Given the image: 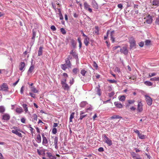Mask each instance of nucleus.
<instances>
[{
	"instance_id": "42",
	"label": "nucleus",
	"mask_w": 159,
	"mask_h": 159,
	"mask_svg": "<svg viewBox=\"0 0 159 159\" xmlns=\"http://www.w3.org/2000/svg\"><path fill=\"white\" fill-rule=\"evenodd\" d=\"M150 80L152 81H159V77H154L151 78Z\"/></svg>"
},
{
	"instance_id": "26",
	"label": "nucleus",
	"mask_w": 159,
	"mask_h": 159,
	"mask_svg": "<svg viewBox=\"0 0 159 159\" xmlns=\"http://www.w3.org/2000/svg\"><path fill=\"white\" fill-rule=\"evenodd\" d=\"M43 47H40L39 48V50L38 52V56H40L42 55V52H43Z\"/></svg>"
},
{
	"instance_id": "35",
	"label": "nucleus",
	"mask_w": 159,
	"mask_h": 159,
	"mask_svg": "<svg viewBox=\"0 0 159 159\" xmlns=\"http://www.w3.org/2000/svg\"><path fill=\"white\" fill-rule=\"evenodd\" d=\"M22 107L24 109V110L25 112H27L28 111V108L27 107V105L26 104H23L22 105Z\"/></svg>"
},
{
	"instance_id": "53",
	"label": "nucleus",
	"mask_w": 159,
	"mask_h": 159,
	"mask_svg": "<svg viewBox=\"0 0 159 159\" xmlns=\"http://www.w3.org/2000/svg\"><path fill=\"white\" fill-rule=\"evenodd\" d=\"M155 23L156 24L159 25V16L157 18Z\"/></svg>"
},
{
	"instance_id": "11",
	"label": "nucleus",
	"mask_w": 159,
	"mask_h": 159,
	"mask_svg": "<svg viewBox=\"0 0 159 159\" xmlns=\"http://www.w3.org/2000/svg\"><path fill=\"white\" fill-rule=\"evenodd\" d=\"M92 5L93 7L95 9H98V4L95 0H93L92 2Z\"/></svg>"
},
{
	"instance_id": "29",
	"label": "nucleus",
	"mask_w": 159,
	"mask_h": 159,
	"mask_svg": "<svg viewBox=\"0 0 159 159\" xmlns=\"http://www.w3.org/2000/svg\"><path fill=\"white\" fill-rule=\"evenodd\" d=\"M122 118V117L121 116H120L119 115H114L111 117V119H120V118Z\"/></svg>"
},
{
	"instance_id": "2",
	"label": "nucleus",
	"mask_w": 159,
	"mask_h": 159,
	"mask_svg": "<svg viewBox=\"0 0 159 159\" xmlns=\"http://www.w3.org/2000/svg\"><path fill=\"white\" fill-rule=\"evenodd\" d=\"M104 141L109 146H111L112 144V141L105 134L103 135Z\"/></svg>"
},
{
	"instance_id": "32",
	"label": "nucleus",
	"mask_w": 159,
	"mask_h": 159,
	"mask_svg": "<svg viewBox=\"0 0 159 159\" xmlns=\"http://www.w3.org/2000/svg\"><path fill=\"white\" fill-rule=\"evenodd\" d=\"M119 100L121 101H124L125 100V96L123 95L119 97Z\"/></svg>"
},
{
	"instance_id": "7",
	"label": "nucleus",
	"mask_w": 159,
	"mask_h": 159,
	"mask_svg": "<svg viewBox=\"0 0 159 159\" xmlns=\"http://www.w3.org/2000/svg\"><path fill=\"white\" fill-rule=\"evenodd\" d=\"M129 43L130 44V49H134L135 48V42L134 39L130 40Z\"/></svg>"
},
{
	"instance_id": "17",
	"label": "nucleus",
	"mask_w": 159,
	"mask_h": 159,
	"mask_svg": "<svg viewBox=\"0 0 159 159\" xmlns=\"http://www.w3.org/2000/svg\"><path fill=\"white\" fill-rule=\"evenodd\" d=\"M100 88V86L99 85H98L96 87L95 89V91L96 92L97 94L99 96H100L101 95V89L99 88Z\"/></svg>"
},
{
	"instance_id": "64",
	"label": "nucleus",
	"mask_w": 159,
	"mask_h": 159,
	"mask_svg": "<svg viewBox=\"0 0 159 159\" xmlns=\"http://www.w3.org/2000/svg\"><path fill=\"white\" fill-rule=\"evenodd\" d=\"M117 6L118 7V8L120 9H121L122 8L123 6L122 4H118L117 5Z\"/></svg>"
},
{
	"instance_id": "23",
	"label": "nucleus",
	"mask_w": 159,
	"mask_h": 159,
	"mask_svg": "<svg viewBox=\"0 0 159 159\" xmlns=\"http://www.w3.org/2000/svg\"><path fill=\"white\" fill-rule=\"evenodd\" d=\"M65 61V64L69 68H71V64L69 60V58H67V59Z\"/></svg>"
},
{
	"instance_id": "34",
	"label": "nucleus",
	"mask_w": 159,
	"mask_h": 159,
	"mask_svg": "<svg viewBox=\"0 0 159 159\" xmlns=\"http://www.w3.org/2000/svg\"><path fill=\"white\" fill-rule=\"evenodd\" d=\"M87 73V71L84 69H82L81 71V74L83 76H86V74Z\"/></svg>"
},
{
	"instance_id": "61",
	"label": "nucleus",
	"mask_w": 159,
	"mask_h": 159,
	"mask_svg": "<svg viewBox=\"0 0 159 159\" xmlns=\"http://www.w3.org/2000/svg\"><path fill=\"white\" fill-rule=\"evenodd\" d=\"M63 75L64 76L63 78H67L68 77V75L67 73H64L63 74Z\"/></svg>"
},
{
	"instance_id": "13",
	"label": "nucleus",
	"mask_w": 159,
	"mask_h": 159,
	"mask_svg": "<svg viewBox=\"0 0 159 159\" xmlns=\"http://www.w3.org/2000/svg\"><path fill=\"white\" fill-rule=\"evenodd\" d=\"M152 19L151 16L149 15L146 20V23L148 24H150L152 22Z\"/></svg>"
},
{
	"instance_id": "16",
	"label": "nucleus",
	"mask_w": 159,
	"mask_h": 159,
	"mask_svg": "<svg viewBox=\"0 0 159 159\" xmlns=\"http://www.w3.org/2000/svg\"><path fill=\"white\" fill-rule=\"evenodd\" d=\"M25 67V63L24 62H21L19 65V70L21 71H24Z\"/></svg>"
},
{
	"instance_id": "20",
	"label": "nucleus",
	"mask_w": 159,
	"mask_h": 159,
	"mask_svg": "<svg viewBox=\"0 0 159 159\" xmlns=\"http://www.w3.org/2000/svg\"><path fill=\"white\" fill-rule=\"evenodd\" d=\"M62 86L65 90H68L69 89V87L68 84L66 83H64V84H61Z\"/></svg>"
},
{
	"instance_id": "48",
	"label": "nucleus",
	"mask_w": 159,
	"mask_h": 159,
	"mask_svg": "<svg viewBox=\"0 0 159 159\" xmlns=\"http://www.w3.org/2000/svg\"><path fill=\"white\" fill-rule=\"evenodd\" d=\"M156 75V73H150L149 74V76L150 77L154 76Z\"/></svg>"
},
{
	"instance_id": "21",
	"label": "nucleus",
	"mask_w": 159,
	"mask_h": 159,
	"mask_svg": "<svg viewBox=\"0 0 159 159\" xmlns=\"http://www.w3.org/2000/svg\"><path fill=\"white\" fill-rule=\"evenodd\" d=\"M58 139V138L57 137H55L54 138V144L55 147L56 149L58 148V147L57 146Z\"/></svg>"
},
{
	"instance_id": "43",
	"label": "nucleus",
	"mask_w": 159,
	"mask_h": 159,
	"mask_svg": "<svg viewBox=\"0 0 159 159\" xmlns=\"http://www.w3.org/2000/svg\"><path fill=\"white\" fill-rule=\"evenodd\" d=\"M31 90L34 93H37L38 92V91L34 87L31 88Z\"/></svg>"
},
{
	"instance_id": "54",
	"label": "nucleus",
	"mask_w": 159,
	"mask_h": 159,
	"mask_svg": "<svg viewBox=\"0 0 159 159\" xmlns=\"http://www.w3.org/2000/svg\"><path fill=\"white\" fill-rule=\"evenodd\" d=\"M135 101L134 100H128V103L129 104H133L134 103Z\"/></svg>"
},
{
	"instance_id": "51",
	"label": "nucleus",
	"mask_w": 159,
	"mask_h": 159,
	"mask_svg": "<svg viewBox=\"0 0 159 159\" xmlns=\"http://www.w3.org/2000/svg\"><path fill=\"white\" fill-rule=\"evenodd\" d=\"M66 79L67 78H63L62 80L61 81V84H64V83H66Z\"/></svg>"
},
{
	"instance_id": "33",
	"label": "nucleus",
	"mask_w": 159,
	"mask_h": 159,
	"mask_svg": "<svg viewBox=\"0 0 159 159\" xmlns=\"http://www.w3.org/2000/svg\"><path fill=\"white\" fill-rule=\"evenodd\" d=\"M114 33V31H112L111 32V40L112 41V43H114L115 42V39L113 38V36L112 35Z\"/></svg>"
},
{
	"instance_id": "50",
	"label": "nucleus",
	"mask_w": 159,
	"mask_h": 159,
	"mask_svg": "<svg viewBox=\"0 0 159 159\" xmlns=\"http://www.w3.org/2000/svg\"><path fill=\"white\" fill-rule=\"evenodd\" d=\"M133 159H141L139 155L138 154L136 156H133Z\"/></svg>"
},
{
	"instance_id": "37",
	"label": "nucleus",
	"mask_w": 159,
	"mask_h": 159,
	"mask_svg": "<svg viewBox=\"0 0 159 159\" xmlns=\"http://www.w3.org/2000/svg\"><path fill=\"white\" fill-rule=\"evenodd\" d=\"M86 104H87V103L86 102H82L80 104V106L81 107H84L85 106Z\"/></svg>"
},
{
	"instance_id": "25",
	"label": "nucleus",
	"mask_w": 159,
	"mask_h": 159,
	"mask_svg": "<svg viewBox=\"0 0 159 159\" xmlns=\"http://www.w3.org/2000/svg\"><path fill=\"white\" fill-rule=\"evenodd\" d=\"M61 67L63 70H65L67 68H69L65 63L61 65Z\"/></svg>"
},
{
	"instance_id": "5",
	"label": "nucleus",
	"mask_w": 159,
	"mask_h": 159,
	"mask_svg": "<svg viewBox=\"0 0 159 159\" xmlns=\"http://www.w3.org/2000/svg\"><path fill=\"white\" fill-rule=\"evenodd\" d=\"M43 138L42 144L43 145L47 146L48 145V141L46 138L45 136L43 133L42 134Z\"/></svg>"
},
{
	"instance_id": "47",
	"label": "nucleus",
	"mask_w": 159,
	"mask_h": 159,
	"mask_svg": "<svg viewBox=\"0 0 159 159\" xmlns=\"http://www.w3.org/2000/svg\"><path fill=\"white\" fill-rule=\"evenodd\" d=\"M52 132L53 134H55L57 133V129L55 128H54L53 129L52 131Z\"/></svg>"
},
{
	"instance_id": "52",
	"label": "nucleus",
	"mask_w": 159,
	"mask_h": 159,
	"mask_svg": "<svg viewBox=\"0 0 159 159\" xmlns=\"http://www.w3.org/2000/svg\"><path fill=\"white\" fill-rule=\"evenodd\" d=\"M51 29L53 31L56 30V28L54 25H52L51 27Z\"/></svg>"
},
{
	"instance_id": "27",
	"label": "nucleus",
	"mask_w": 159,
	"mask_h": 159,
	"mask_svg": "<svg viewBox=\"0 0 159 159\" xmlns=\"http://www.w3.org/2000/svg\"><path fill=\"white\" fill-rule=\"evenodd\" d=\"M37 142L39 143H40L41 141V138L40 135L39 134L37 136L36 140Z\"/></svg>"
},
{
	"instance_id": "30",
	"label": "nucleus",
	"mask_w": 159,
	"mask_h": 159,
	"mask_svg": "<svg viewBox=\"0 0 159 159\" xmlns=\"http://www.w3.org/2000/svg\"><path fill=\"white\" fill-rule=\"evenodd\" d=\"M16 111L17 113L20 114L22 112V109L21 107L17 108Z\"/></svg>"
},
{
	"instance_id": "3",
	"label": "nucleus",
	"mask_w": 159,
	"mask_h": 159,
	"mask_svg": "<svg viewBox=\"0 0 159 159\" xmlns=\"http://www.w3.org/2000/svg\"><path fill=\"white\" fill-rule=\"evenodd\" d=\"M15 129L14 130H11V132L16 134V135H18V136H19L20 137H22V134L20 133V132H19V131L21 132V131H20L19 130L16 129V128H17V127H15V128H14Z\"/></svg>"
},
{
	"instance_id": "15",
	"label": "nucleus",
	"mask_w": 159,
	"mask_h": 159,
	"mask_svg": "<svg viewBox=\"0 0 159 159\" xmlns=\"http://www.w3.org/2000/svg\"><path fill=\"white\" fill-rule=\"evenodd\" d=\"M115 106L118 108H121L123 107L122 104L118 102H115L114 103Z\"/></svg>"
},
{
	"instance_id": "1",
	"label": "nucleus",
	"mask_w": 159,
	"mask_h": 159,
	"mask_svg": "<svg viewBox=\"0 0 159 159\" xmlns=\"http://www.w3.org/2000/svg\"><path fill=\"white\" fill-rule=\"evenodd\" d=\"M8 85L6 83H3L0 86V91L7 92L8 91Z\"/></svg>"
},
{
	"instance_id": "57",
	"label": "nucleus",
	"mask_w": 159,
	"mask_h": 159,
	"mask_svg": "<svg viewBox=\"0 0 159 159\" xmlns=\"http://www.w3.org/2000/svg\"><path fill=\"white\" fill-rule=\"evenodd\" d=\"M95 29L96 30V31H95V33L98 34V26L95 27Z\"/></svg>"
},
{
	"instance_id": "18",
	"label": "nucleus",
	"mask_w": 159,
	"mask_h": 159,
	"mask_svg": "<svg viewBox=\"0 0 159 159\" xmlns=\"http://www.w3.org/2000/svg\"><path fill=\"white\" fill-rule=\"evenodd\" d=\"M137 110L139 112H141L143 110L142 104L141 102H139L138 104Z\"/></svg>"
},
{
	"instance_id": "41",
	"label": "nucleus",
	"mask_w": 159,
	"mask_h": 159,
	"mask_svg": "<svg viewBox=\"0 0 159 159\" xmlns=\"http://www.w3.org/2000/svg\"><path fill=\"white\" fill-rule=\"evenodd\" d=\"M59 16L60 17V19L61 20H62L63 19V16L62 15V14L61 13V11H60V10L59 9Z\"/></svg>"
},
{
	"instance_id": "49",
	"label": "nucleus",
	"mask_w": 159,
	"mask_h": 159,
	"mask_svg": "<svg viewBox=\"0 0 159 159\" xmlns=\"http://www.w3.org/2000/svg\"><path fill=\"white\" fill-rule=\"evenodd\" d=\"M108 81L111 83H116V81L114 80H108Z\"/></svg>"
},
{
	"instance_id": "39",
	"label": "nucleus",
	"mask_w": 159,
	"mask_h": 159,
	"mask_svg": "<svg viewBox=\"0 0 159 159\" xmlns=\"http://www.w3.org/2000/svg\"><path fill=\"white\" fill-rule=\"evenodd\" d=\"M145 45L146 46H148L150 45L151 43V41L150 40H147L145 41Z\"/></svg>"
},
{
	"instance_id": "28",
	"label": "nucleus",
	"mask_w": 159,
	"mask_h": 159,
	"mask_svg": "<svg viewBox=\"0 0 159 159\" xmlns=\"http://www.w3.org/2000/svg\"><path fill=\"white\" fill-rule=\"evenodd\" d=\"M70 53V54H72V55L75 58L78 57L77 55L76 54V52H74L73 50L71 51Z\"/></svg>"
},
{
	"instance_id": "55",
	"label": "nucleus",
	"mask_w": 159,
	"mask_h": 159,
	"mask_svg": "<svg viewBox=\"0 0 159 159\" xmlns=\"http://www.w3.org/2000/svg\"><path fill=\"white\" fill-rule=\"evenodd\" d=\"M115 94L113 92H111V93H109V96L111 97L112 96H113Z\"/></svg>"
},
{
	"instance_id": "31",
	"label": "nucleus",
	"mask_w": 159,
	"mask_h": 159,
	"mask_svg": "<svg viewBox=\"0 0 159 159\" xmlns=\"http://www.w3.org/2000/svg\"><path fill=\"white\" fill-rule=\"evenodd\" d=\"M144 84L148 86H151L152 85V83L149 81H145L144 82Z\"/></svg>"
},
{
	"instance_id": "38",
	"label": "nucleus",
	"mask_w": 159,
	"mask_h": 159,
	"mask_svg": "<svg viewBox=\"0 0 159 159\" xmlns=\"http://www.w3.org/2000/svg\"><path fill=\"white\" fill-rule=\"evenodd\" d=\"M79 70L78 69L76 68H74L72 70L73 72L74 75H76L77 74L79 71Z\"/></svg>"
},
{
	"instance_id": "45",
	"label": "nucleus",
	"mask_w": 159,
	"mask_h": 159,
	"mask_svg": "<svg viewBox=\"0 0 159 159\" xmlns=\"http://www.w3.org/2000/svg\"><path fill=\"white\" fill-rule=\"evenodd\" d=\"M5 111V108L3 106H0V112L3 113Z\"/></svg>"
},
{
	"instance_id": "60",
	"label": "nucleus",
	"mask_w": 159,
	"mask_h": 159,
	"mask_svg": "<svg viewBox=\"0 0 159 159\" xmlns=\"http://www.w3.org/2000/svg\"><path fill=\"white\" fill-rule=\"evenodd\" d=\"M139 46L141 47H143L144 45V43L143 42H141L139 43Z\"/></svg>"
},
{
	"instance_id": "59",
	"label": "nucleus",
	"mask_w": 159,
	"mask_h": 159,
	"mask_svg": "<svg viewBox=\"0 0 159 159\" xmlns=\"http://www.w3.org/2000/svg\"><path fill=\"white\" fill-rule=\"evenodd\" d=\"M93 66L96 68H97L98 67L97 64L95 61L93 62Z\"/></svg>"
},
{
	"instance_id": "22",
	"label": "nucleus",
	"mask_w": 159,
	"mask_h": 159,
	"mask_svg": "<svg viewBox=\"0 0 159 159\" xmlns=\"http://www.w3.org/2000/svg\"><path fill=\"white\" fill-rule=\"evenodd\" d=\"M89 39L88 37L85 38V39H84V43L86 46H87L89 45Z\"/></svg>"
},
{
	"instance_id": "12",
	"label": "nucleus",
	"mask_w": 159,
	"mask_h": 159,
	"mask_svg": "<svg viewBox=\"0 0 159 159\" xmlns=\"http://www.w3.org/2000/svg\"><path fill=\"white\" fill-rule=\"evenodd\" d=\"M36 29H33L32 30L33 34H32V41L33 42H34V41L36 35Z\"/></svg>"
},
{
	"instance_id": "24",
	"label": "nucleus",
	"mask_w": 159,
	"mask_h": 159,
	"mask_svg": "<svg viewBox=\"0 0 159 159\" xmlns=\"http://www.w3.org/2000/svg\"><path fill=\"white\" fill-rule=\"evenodd\" d=\"M32 117H33V121L34 123H36L37 120V116L36 114H33Z\"/></svg>"
},
{
	"instance_id": "62",
	"label": "nucleus",
	"mask_w": 159,
	"mask_h": 159,
	"mask_svg": "<svg viewBox=\"0 0 159 159\" xmlns=\"http://www.w3.org/2000/svg\"><path fill=\"white\" fill-rule=\"evenodd\" d=\"M29 94L30 95L32 98H35V94L34 93H30Z\"/></svg>"
},
{
	"instance_id": "44",
	"label": "nucleus",
	"mask_w": 159,
	"mask_h": 159,
	"mask_svg": "<svg viewBox=\"0 0 159 159\" xmlns=\"http://www.w3.org/2000/svg\"><path fill=\"white\" fill-rule=\"evenodd\" d=\"M78 41L79 44V47L80 48H81L82 44L81 42V39L80 38H78Z\"/></svg>"
},
{
	"instance_id": "10",
	"label": "nucleus",
	"mask_w": 159,
	"mask_h": 159,
	"mask_svg": "<svg viewBox=\"0 0 159 159\" xmlns=\"http://www.w3.org/2000/svg\"><path fill=\"white\" fill-rule=\"evenodd\" d=\"M10 119V115L7 114H5L2 116V119L5 120H8Z\"/></svg>"
},
{
	"instance_id": "9",
	"label": "nucleus",
	"mask_w": 159,
	"mask_h": 159,
	"mask_svg": "<svg viewBox=\"0 0 159 159\" xmlns=\"http://www.w3.org/2000/svg\"><path fill=\"white\" fill-rule=\"evenodd\" d=\"M120 52L126 55L128 53V50L126 47H124L120 49Z\"/></svg>"
},
{
	"instance_id": "19",
	"label": "nucleus",
	"mask_w": 159,
	"mask_h": 159,
	"mask_svg": "<svg viewBox=\"0 0 159 159\" xmlns=\"http://www.w3.org/2000/svg\"><path fill=\"white\" fill-rule=\"evenodd\" d=\"M152 6L157 7L159 6V0H154L152 2Z\"/></svg>"
},
{
	"instance_id": "6",
	"label": "nucleus",
	"mask_w": 159,
	"mask_h": 159,
	"mask_svg": "<svg viewBox=\"0 0 159 159\" xmlns=\"http://www.w3.org/2000/svg\"><path fill=\"white\" fill-rule=\"evenodd\" d=\"M145 97L147 104L149 106L151 105L152 104V100L151 98L149 96L147 95H145Z\"/></svg>"
},
{
	"instance_id": "40",
	"label": "nucleus",
	"mask_w": 159,
	"mask_h": 159,
	"mask_svg": "<svg viewBox=\"0 0 159 159\" xmlns=\"http://www.w3.org/2000/svg\"><path fill=\"white\" fill-rule=\"evenodd\" d=\"M138 136L139 137V139H145V136L140 133Z\"/></svg>"
},
{
	"instance_id": "14",
	"label": "nucleus",
	"mask_w": 159,
	"mask_h": 159,
	"mask_svg": "<svg viewBox=\"0 0 159 159\" xmlns=\"http://www.w3.org/2000/svg\"><path fill=\"white\" fill-rule=\"evenodd\" d=\"M84 112L83 111H81L80 112V117L79 120H82L84 118L86 117L87 116V114H84Z\"/></svg>"
},
{
	"instance_id": "63",
	"label": "nucleus",
	"mask_w": 159,
	"mask_h": 159,
	"mask_svg": "<svg viewBox=\"0 0 159 159\" xmlns=\"http://www.w3.org/2000/svg\"><path fill=\"white\" fill-rule=\"evenodd\" d=\"M21 122L23 123H25V119L24 118H22L21 119Z\"/></svg>"
},
{
	"instance_id": "58",
	"label": "nucleus",
	"mask_w": 159,
	"mask_h": 159,
	"mask_svg": "<svg viewBox=\"0 0 159 159\" xmlns=\"http://www.w3.org/2000/svg\"><path fill=\"white\" fill-rule=\"evenodd\" d=\"M98 150L99 152H102L104 151V149L102 147H100L98 149Z\"/></svg>"
},
{
	"instance_id": "36",
	"label": "nucleus",
	"mask_w": 159,
	"mask_h": 159,
	"mask_svg": "<svg viewBox=\"0 0 159 159\" xmlns=\"http://www.w3.org/2000/svg\"><path fill=\"white\" fill-rule=\"evenodd\" d=\"M75 114L74 112H72L70 115V122H72V119L74 117V115Z\"/></svg>"
},
{
	"instance_id": "46",
	"label": "nucleus",
	"mask_w": 159,
	"mask_h": 159,
	"mask_svg": "<svg viewBox=\"0 0 159 159\" xmlns=\"http://www.w3.org/2000/svg\"><path fill=\"white\" fill-rule=\"evenodd\" d=\"M61 32L63 34H65L66 33V30L63 28H61Z\"/></svg>"
},
{
	"instance_id": "8",
	"label": "nucleus",
	"mask_w": 159,
	"mask_h": 159,
	"mask_svg": "<svg viewBox=\"0 0 159 159\" xmlns=\"http://www.w3.org/2000/svg\"><path fill=\"white\" fill-rule=\"evenodd\" d=\"M33 62L32 61L31 62V65L29 68L28 72L27 73L28 75L32 73L34 71V66L33 65Z\"/></svg>"
},
{
	"instance_id": "4",
	"label": "nucleus",
	"mask_w": 159,
	"mask_h": 159,
	"mask_svg": "<svg viewBox=\"0 0 159 159\" xmlns=\"http://www.w3.org/2000/svg\"><path fill=\"white\" fill-rule=\"evenodd\" d=\"M84 5L85 9L88 10L90 12H92V10L90 8V6L86 2H84Z\"/></svg>"
},
{
	"instance_id": "56",
	"label": "nucleus",
	"mask_w": 159,
	"mask_h": 159,
	"mask_svg": "<svg viewBox=\"0 0 159 159\" xmlns=\"http://www.w3.org/2000/svg\"><path fill=\"white\" fill-rule=\"evenodd\" d=\"M92 107L91 106H90L89 107H88L87 108H86V110L87 111H88L92 110Z\"/></svg>"
}]
</instances>
